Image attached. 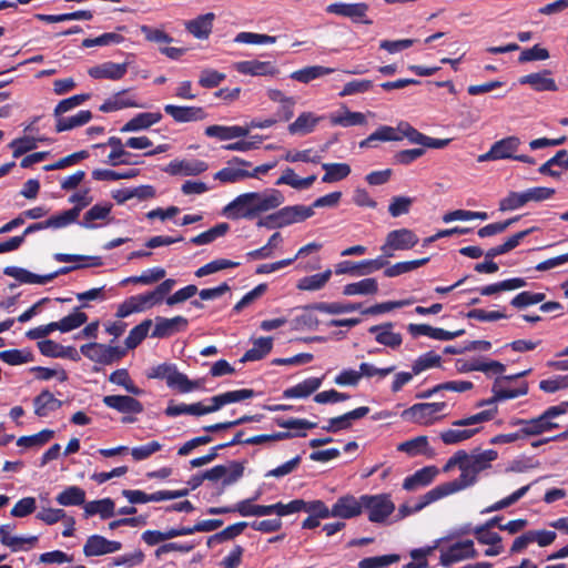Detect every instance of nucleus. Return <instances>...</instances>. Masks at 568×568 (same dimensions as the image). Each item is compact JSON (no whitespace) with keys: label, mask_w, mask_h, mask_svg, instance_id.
Here are the masks:
<instances>
[{"label":"nucleus","mask_w":568,"mask_h":568,"mask_svg":"<svg viewBox=\"0 0 568 568\" xmlns=\"http://www.w3.org/2000/svg\"><path fill=\"white\" fill-rule=\"evenodd\" d=\"M476 556L477 551L474 548V542L471 540H464L452 545L446 551H442L440 564L448 567L453 562L466 558H475Z\"/></svg>","instance_id":"obj_17"},{"label":"nucleus","mask_w":568,"mask_h":568,"mask_svg":"<svg viewBox=\"0 0 568 568\" xmlns=\"http://www.w3.org/2000/svg\"><path fill=\"white\" fill-rule=\"evenodd\" d=\"M234 69L244 75L252 77H274L278 69L271 61L244 60L234 63Z\"/></svg>","instance_id":"obj_16"},{"label":"nucleus","mask_w":568,"mask_h":568,"mask_svg":"<svg viewBox=\"0 0 568 568\" xmlns=\"http://www.w3.org/2000/svg\"><path fill=\"white\" fill-rule=\"evenodd\" d=\"M81 181L82 180H63L62 181L61 187L63 190H65V191L75 190V192L72 195H70V197L68 200L70 203H73L74 206L70 210L63 211L58 214L59 217L61 219V221L63 222L64 226H68L72 223H74L78 220L80 212L84 207L90 205L93 201V196L90 194V189L80 186Z\"/></svg>","instance_id":"obj_2"},{"label":"nucleus","mask_w":568,"mask_h":568,"mask_svg":"<svg viewBox=\"0 0 568 568\" xmlns=\"http://www.w3.org/2000/svg\"><path fill=\"white\" fill-rule=\"evenodd\" d=\"M400 560L396 554L364 558L359 561V568H383Z\"/></svg>","instance_id":"obj_64"},{"label":"nucleus","mask_w":568,"mask_h":568,"mask_svg":"<svg viewBox=\"0 0 568 568\" xmlns=\"http://www.w3.org/2000/svg\"><path fill=\"white\" fill-rule=\"evenodd\" d=\"M129 90H122L112 95V98L105 100L99 110L104 113L119 111L126 108H139L141 106L133 97L128 95Z\"/></svg>","instance_id":"obj_25"},{"label":"nucleus","mask_w":568,"mask_h":568,"mask_svg":"<svg viewBox=\"0 0 568 568\" xmlns=\"http://www.w3.org/2000/svg\"><path fill=\"white\" fill-rule=\"evenodd\" d=\"M164 112L178 123L202 121L207 116L201 106L165 104Z\"/></svg>","instance_id":"obj_15"},{"label":"nucleus","mask_w":568,"mask_h":568,"mask_svg":"<svg viewBox=\"0 0 568 568\" xmlns=\"http://www.w3.org/2000/svg\"><path fill=\"white\" fill-rule=\"evenodd\" d=\"M54 118L55 131L63 132L87 124L92 119V112L89 110H81L72 116H63L62 114Z\"/></svg>","instance_id":"obj_31"},{"label":"nucleus","mask_w":568,"mask_h":568,"mask_svg":"<svg viewBox=\"0 0 568 568\" xmlns=\"http://www.w3.org/2000/svg\"><path fill=\"white\" fill-rule=\"evenodd\" d=\"M333 517L352 518L355 516V498L352 496L341 497L331 509Z\"/></svg>","instance_id":"obj_53"},{"label":"nucleus","mask_w":568,"mask_h":568,"mask_svg":"<svg viewBox=\"0 0 568 568\" xmlns=\"http://www.w3.org/2000/svg\"><path fill=\"white\" fill-rule=\"evenodd\" d=\"M124 37L120 33L115 32H106L97 38H88L82 41L83 48H92V47H103L110 44H119L123 42Z\"/></svg>","instance_id":"obj_63"},{"label":"nucleus","mask_w":568,"mask_h":568,"mask_svg":"<svg viewBox=\"0 0 568 568\" xmlns=\"http://www.w3.org/2000/svg\"><path fill=\"white\" fill-rule=\"evenodd\" d=\"M284 200L278 190L244 193L224 206L222 214L231 220H252L262 212L278 207Z\"/></svg>","instance_id":"obj_1"},{"label":"nucleus","mask_w":568,"mask_h":568,"mask_svg":"<svg viewBox=\"0 0 568 568\" xmlns=\"http://www.w3.org/2000/svg\"><path fill=\"white\" fill-rule=\"evenodd\" d=\"M280 213L282 217V224H284V226L303 222L314 215L312 207L306 205L284 206L280 210Z\"/></svg>","instance_id":"obj_30"},{"label":"nucleus","mask_w":568,"mask_h":568,"mask_svg":"<svg viewBox=\"0 0 568 568\" xmlns=\"http://www.w3.org/2000/svg\"><path fill=\"white\" fill-rule=\"evenodd\" d=\"M225 79V73L215 69L206 68L200 72L199 84L204 89H214L217 88Z\"/></svg>","instance_id":"obj_58"},{"label":"nucleus","mask_w":568,"mask_h":568,"mask_svg":"<svg viewBox=\"0 0 568 568\" xmlns=\"http://www.w3.org/2000/svg\"><path fill=\"white\" fill-rule=\"evenodd\" d=\"M273 164H262L253 166L240 158L230 160L225 168L217 171L213 178H256L258 174H265L272 169Z\"/></svg>","instance_id":"obj_6"},{"label":"nucleus","mask_w":568,"mask_h":568,"mask_svg":"<svg viewBox=\"0 0 568 568\" xmlns=\"http://www.w3.org/2000/svg\"><path fill=\"white\" fill-rule=\"evenodd\" d=\"M440 362H442V357L438 354H436L433 351L427 352V353L420 355L413 363V366H412L413 374L418 375L428 368L438 367L440 365Z\"/></svg>","instance_id":"obj_55"},{"label":"nucleus","mask_w":568,"mask_h":568,"mask_svg":"<svg viewBox=\"0 0 568 568\" xmlns=\"http://www.w3.org/2000/svg\"><path fill=\"white\" fill-rule=\"evenodd\" d=\"M111 210H112L111 203L94 204L90 210H88L84 213L83 219L80 222V225L84 229L98 227V225L94 224V221L106 220L110 216Z\"/></svg>","instance_id":"obj_34"},{"label":"nucleus","mask_w":568,"mask_h":568,"mask_svg":"<svg viewBox=\"0 0 568 568\" xmlns=\"http://www.w3.org/2000/svg\"><path fill=\"white\" fill-rule=\"evenodd\" d=\"M230 230L227 223H219L205 232L192 237L190 242L194 245H206L214 242L217 237L224 236Z\"/></svg>","instance_id":"obj_39"},{"label":"nucleus","mask_w":568,"mask_h":568,"mask_svg":"<svg viewBox=\"0 0 568 568\" xmlns=\"http://www.w3.org/2000/svg\"><path fill=\"white\" fill-rule=\"evenodd\" d=\"M169 387L176 388L180 393H190L194 389L201 387L200 381H191L189 377L175 369V372L170 376V382L168 384Z\"/></svg>","instance_id":"obj_45"},{"label":"nucleus","mask_w":568,"mask_h":568,"mask_svg":"<svg viewBox=\"0 0 568 568\" xmlns=\"http://www.w3.org/2000/svg\"><path fill=\"white\" fill-rule=\"evenodd\" d=\"M260 419H261V416H258V415H243L242 417L234 419V420H226V422H221V423H216V424H212V425H206L203 427V430L206 433H217V432L226 430V429H230V428H233L239 425L246 424V423L260 422Z\"/></svg>","instance_id":"obj_50"},{"label":"nucleus","mask_w":568,"mask_h":568,"mask_svg":"<svg viewBox=\"0 0 568 568\" xmlns=\"http://www.w3.org/2000/svg\"><path fill=\"white\" fill-rule=\"evenodd\" d=\"M520 144L521 142L518 136L511 135L504 138L495 142L487 153L479 155L478 162L513 159L535 165L536 161L534 158L529 155H516V152L519 150Z\"/></svg>","instance_id":"obj_3"},{"label":"nucleus","mask_w":568,"mask_h":568,"mask_svg":"<svg viewBox=\"0 0 568 568\" xmlns=\"http://www.w3.org/2000/svg\"><path fill=\"white\" fill-rule=\"evenodd\" d=\"M57 262H80L82 267H99L103 265L101 256H89L78 254L57 253L54 254Z\"/></svg>","instance_id":"obj_48"},{"label":"nucleus","mask_w":568,"mask_h":568,"mask_svg":"<svg viewBox=\"0 0 568 568\" xmlns=\"http://www.w3.org/2000/svg\"><path fill=\"white\" fill-rule=\"evenodd\" d=\"M428 261H429L428 257H424V258L414 260V261L399 262V263H396V264L387 267L384 271V274L387 277H395L400 274L414 271V270L425 265Z\"/></svg>","instance_id":"obj_51"},{"label":"nucleus","mask_w":568,"mask_h":568,"mask_svg":"<svg viewBox=\"0 0 568 568\" xmlns=\"http://www.w3.org/2000/svg\"><path fill=\"white\" fill-rule=\"evenodd\" d=\"M3 274L17 280L20 284H47L48 278L43 277V275L34 274L27 268L19 266H6L3 268Z\"/></svg>","instance_id":"obj_33"},{"label":"nucleus","mask_w":568,"mask_h":568,"mask_svg":"<svg viewBox=\"0 0 568 568\" xmlns=\"http://www.w3.org/2000/svg\"><path fill=\"white\" fill-rule=\"evenodd\" d=\"M54 436L51 429H43L34 435L21 436L17 440V445L26 448L42 446L47 444Z\"/></svg>","instance_id":"obj_59"},{"label":"nucleus","mask_w":568,"mask_h":568,"mask_svg":"<svg viewBox=\"0 0 568 568\" xmlns=\"http://www.w3.org/2000/svg\"><path fill=\"white\" fill-rule=\"evenodd\" d=\"M323 378L321 377H308L303 382L286 388L283 392L285 398H305L316 392L322 385Z\"/></svg>","instance_id":"obj_27"},{"label":"nucleus","mask_w":568,"mask_h":568,"mask_svg":"<svg viewBox=\"0 0 568 568\" xmlns=\"http://www.w3.org/2000/svg\"><path fill=\"white\" fill-rule=\"evenodd\" d=\"M234 42L245 44H272L276 42V37L242 31L236 34Z\"/></svg>","instance_id":"obj_61"},{"label":"nucleus","mask_w":568,"mask_h":568,"mask_svg":"<svg viewBox=\"0 0 568 568\" xmlns=\"http://www.w3.org/2000/svg\"><path fill=\"white\" fill-rule=\"evenodd\" d=\"M154 296L151 292L138 294L124 300L116 310L115 316L125 318L133 313H140L156 305Z\"/></svg>","instance_id":"obj_12"},{"label":"nucleus","mask_w":568,"mask_h":568,"mask_svg":"<svg viewBox=\"0 0 568 568\" xmlns=\"http://www.w3.org/2000/svg\"><path fill=\"white\" fill-rule=\"evenodd\" d=\"M479 432V428L471 429H447L440 433V439L446 445H454L471 438Z\"/></svg>","instance_id":"obj_57"},{"label":"nucleus","mask_w":568,"mask_h":568,"mask_svg":"<svg viewBox=\"0 0 568 568\" xmlns=\"http://www.w3.org/2000/svg\"><path fill=\"white\" fill-rule=\"evenodd\" d=\"M94 146L102 149L106 146L111 148V152L108 154L106 162L112 166L119 165V161H121L120 158L126 154V145L118 136H110L105 143L97 144Z\"/></svg>","instance_id":"obj_41"},{"label":"nucleus","mask_w":568,"mask_h":568,"mask_svg":"<svg viewBox=\"0 0 568 568\" xmlns=\"http://www.w3.org/2000/svg\"><path fill=\"white\" fill-rule=\"evenodd\" d=\"M162 120L160 112H143L133 116L121 129V132H139L146 130Z\"/></svg>","instance_id":"obj_22"},{"label":"nucleus","mask_w":568,"mask_h":568,"mask_svg":"<svg viewBox=\"0 0 568 568\" xmlns=\"http://www.w3.org/2000/svg\"><path fill=\"white\" fill-rule=\"evenodd\" d=\"M0 359L9 365L16 366L33 361V354L29 351L6 349L0 352Z\"/></svg>","instance_id":"obj_56"},{"label":"nucleus","mask_w":568,"mask_h":568,"mask_svg":"<svg viewBox=\"0 0 568 568\" xmlns=\"http://www.w3.org/2000/svg\"><path fill=\"white\" fill-rule=\"evenodd\" d=\"M402 135H396V130L389 125H381L376 131L359 142V148H377L379 142L400 141Z\"/></svg>","instance_id":"obj_28"},{"label":"nucleus","mask_w":568,"mask_h":568,"mask_svg":"<svg viewBox=\"0 0 568 568\" xmlns=\"http://www.w3.org/2000/svg\"><path fill=\"white\" fill-rule=\"evenodd\" d=\"M418 242L417 236L408 229L395 230L388 233L385 244L382 246L384 256L392 257L394 251H404L414 247Z\"/></svg>","instance_id":"obj_9"},{"label":"nucleus","mask_w":568,"mask_h":568,"mask_svg":"<svg viewBox=\"0 0 568 568\" xmlns=\"http://www.w3.org/2000/svg\"><path fill=\"white\" fill-rule=\"evenodd\" d=\"M83 554L87 557H98L108 554V539L101 535H91L88 537Z\"/></svg>","instance_id":"obj_44"},{"label":"nucleus","mask_w":568,"mask_h":568,"mask_svg":"<svg viewBox=\"0 0 568 568\" xmlns=\"http://www.w3.org/2000/svg\"><path fill=\"white\" fill-rule=\"evenodd\" d=\"M503 378H496L491 388L495 394V399L504 400L524 396L528 393V384L523 383L520 387L516 389H504L501 388Z\"/></svg>","instance_id":"obj_52"},{"label":"nucleus","mask_w":568,"mask_h":568,"mask_svg":"<svg viewBox=\"0 0 568 568\" xmlns=\"http://www.w3.org/2000/svg\"><path fill=\"white\" fill-rule=\"evenodd\" d=\"M88 307V304L83 303L81 306L75 307L74 312L61 318V332L68 333L75 328H79L88 321V315L80 311V308Z\"/></svg>","instance_id":"obj_47"},{"label":"nucleus","mask_w":568,"mask_h":568,"mask_svg":"<svg viewBox=\"0 0 568 568\" xmlns=\"http://www.w3.org/2000/svg\"><path fill=\"white\" fill-rule=\"evenodd\" d=\"M122 495L132 505L145 504V503H151V501H153V503L161 501L160 490L155 491V493H152V494H146L145 491L139 490V489H134V490H132V489H124L122 491Z\"/></svg>","instance_id":"obj_62"},{"label":"nucleus","mask_w":568,"mask_h":568,"mask_svg":"<svg viewBox=\"0 0 568 568\" xmlns=\"http://www.w3.org/2000/svg\"><path fill=\"white\" fill-rule=\"evenodd\" d=\"M273 348L271 336L260 337L254 341L253 347L247 349L241 358L242 363L254 362L264 358Z\"/></svg>","instance_id":"obj_32"},{"label":"nucleus","mask_w":568,"mask_h":568,"mask_svg":"<svg viewBox=\"0 0 568 568\" xmlns=\"http://www.w3.org/2000/svg\"><path fill=\"white\" fill-rule=\"evenodd\" d=\"M436 491V488L430 489L425 495L420 496L418 503H416L414 506H409L407 504L400 505L398 508L399 518H405L406 516L417 513L425 508L427 505L440 499V496H437Z\"/></svg>","instance_id":"obj_40"},{"label":"nucleus","mask_w":568,"mask_h":568,"mask_svg":"<svg viewBox=\"0 0 568 568\" xmlns=\"http://www.w3.org/2000/svg\"><path fill=\"white\" fill-rule=\"evenodd\" d=\"M497 457L498 453L494 449H488L481 453L474 452L468 454L467 463L473 468V471L475 470L479 474L480 471L490 468L491 462L496 460Z\"/></svg>","instance_id":"obj_37"},{"label":"nucleus","mask_w":568,"mask_h":568,"mask_svg":"<svg viewBox=\"0 0 568 568\" xmlns=\"http://www.w3.org/2000/svg\"><path fill=\"white\" fill-rule=\"evenodd\" d=\"M509 425L513 427L519 426L520 435H523L524 438L537 436L558 427V424L546 420L542 415L531 419L511 418Z\"/></svg>","instance_id":"obj_14"},{"label":"nucleus","mask_w":568,"mask_h":568,"mask_svg":"<svg viewBox=\"0 0 568 568\" xmlns=\"http://www.w3.org/2000/svg\"><path fill=\"white\" fill-rule=\"evenodd\" d=\"M497 412H498V408H497L496 405H494L489 409L479 412V413H477L475 415H471L469 417H466V418H462V419L455 420L453 423V426L465 427V426H470V425H476V424H480V423H484V422H488V420H491L495 417Z\"/></svg>","instance_id":"obj_60"},{"label":"nucleus","mask_w":568,"mask_h":568,"mask_svg":"<svg viewBox=\"0 0 568 568\" xmlns=\"http://www.w3.org/2000/svg\"><path fill=\"white\" fill-rule=\"evenodd\" d=\"M460 471L462 474L457 479L436 486V495L443 498L445 496L470 487L477 481L478 474L475 470L473 471V468L469 466L468 463H466L460 468Z\"/></svg>","instance_id":"obj_11"},{"label":"nucleus","mask_w":568,"mask_h":568,"mask_svg":"<svg viewBox=\"0 0 568 568\" xmlns=\"http://www.w3.org/2000/svg\"><path fill=\"white\" fill-rule=\"evenodd\" d=\"M55 500L64 507L80 506L85 501V491L79 486H69L57 495Z\"/></svg>","instance_id":"obj_35"},{"label":"nucleus","mask_w":568,"mask_h":568,"mask_svg":"<svg viewBox=\"0 0 568 568\" xmlns=\"http://www.w3.org/2000/svg\"><path fill=\"white\" fill-rule=\"evenodd\" d=\"M34 18L39 21H43L47 23H57V22L71 21V20H91L93 18V12L90 10H78L74 12L61 13V14L37 13L34 16Z\"/></svg>","instance_id":"obj_36"},{"label":"nucleus","mask_w":568,"mask_h":568,"mask_svg":"<svg viewBox=\"0 0 568 568\" xmlns=\"http://www.w3.org/2000/svg\"><path fill=\"white\" fill-rule=\"evenodd\" d=\"M393 328L394 324L387 322L369 327L368 332L375 335L377 343L395 349L402 345L403 337L399 333H395Z\"/></svg>","instance_id":"obj_20"},{"label":"nucleus","mask_w":568,"mask_h":568,"mask_svg":"<svg viewBox=\"0 0 568 568\" xmlns=\"http://www.w3.org/2000/svg\"><path fill=\"white\" fill-rule=\"evenodd\" d=\"M128 72V63H114L106 61L101 64L91 67L88 70V74L95 80L108 79V80H120Z\"/></svg>","instance_id":"obj_19"},{"label":"nucleus","mask_w":568,"mask_h":568,"mask_svg":"<svg viewBox=\"0 0 568 568\" xmlns=\"http://www.w3.org/2000/svg\"><path fill=\"white\" fill-rule=\"evenodd\" d=\"M152 326V320L146 318L142 321L139 325L134 326L125 338V349H134L138 347L144 338L148 336V333Z\"/></svg>","instance_id":"obj_38"},{"label":"nucleus","mask_w":568,"mask_h":568,"mask_svg":"<svg viewBox=\"0 0 568 568\" xmlns=\"http://www.w3.org/2000/svg\"><path fill=\"white\" fill-rule=\"evenodd\" d=\"M80 352L87 358L102 365H111L120 361L126 354V349L120 346H111L95 342L81 345Z\"/></svg>","instance_id":"obj_5"},{"label":"nucleus","mask_w":568,"mask_h":568,"mask_svg":"<svg viewBox=\"0 0 568 568\" xmlns=\"http://www.w3.org/2000/svg\"><path fill=\"white\" fill-rule=\"evenodd\" d=\"M244 475V465L241 462L232 460L229 466L216 465L202 473V478L210 481L222 480V491L225 487L236 483Z\"/></svg>","instance_id":"obj_8"},{"label":"nucleus","mask_w":568,"mask_h":568,"mask_svg":"<svg viewBox=\"0 0 568 568\" xmlns=\"http://www.w3.org/2000/svg\"><path fill=\"white\" fill-rule=\"evenodd\" d=\"M438 474V469L435 466H426L419 470H417L412 476H408L404 479L403 488L412 491L416 490L419 487H424L429 485L436 475Z\"/></svg>","instance_id":"obj_23"},{"label":"nucleus","mask_w":568,"mask_h":568,"mask_svg":"<svg viewBox=\"0 0 568 568\" xmlns=\"http://www.w3.org/2000/svg\"><path fill=\"white\" fill-rule=\"evenodd\" d=\"M333 70L326 67L322 65H311L306 67L300 70L294 71L291 74V78L295 81L302 82V83H308L312 80H315L317 78H321L323 75H326L331 73Z\"/></svg>","instance_id":"obj_42"},{"label":"nucleus","mask_w":568,"mask_h":568,"mask_svg":"<svg viewBox=\"0 0 568 568\" xmlns=\"http://www.w3.org/2000/svg\"><path fill=\"white\" fill-rule=\"evenodd\" d=\"M525 285L526 281L524 278L515 277L481 287L479 292L484 296H490L503 291L517 290L524 287Z\"/></svg>","instance_id":"obj_43"},{"label":"nucleus","mask_w":568,"mask_h":568,"mask_svg":"<svg viewBox=\"0 0 568 568\" xmlns=\"http://www.w3.org/2000/svg\"><path fill=\"white\" fill-rule=\"evenodd\" d=\"M102 402L108 408L123 414L122 423L124 424L134 423L136 418L130 415H139L144 410L143 404L129 395H106L103 397Z\"/></svg>","instance_id":"obj_7"},{"label":"nucleus","mask_w":568,"mask_h":568,"mask_svg":"<svg viewBox=\"0 0 568 568\" xmlns=\"http://www.w3.org/2000/svg\"><path fill=\"white\" fill-rule=\"evenodd\" d=\"M551 71L548 69L542 70L541 72L530 73L524 75L519 79L520 84H529L537 91H557L558 87L554 79L548 78Z\"/></svg>","instance_id":"obj_24"},{"label":"nucleus","mask_w":568,"mask_h":568,"mask_svg":"<svg viewBox=\"0 0 568 568\" xmlns=\"http://www.w3.org/2000/svg\"><path fill=\"white\" fill-rule=\"evenodd\" d=\"M332 275L331 270L301 278L297 288L302 291H316L322 288Z\"/></svg>","instance_id":"obj_46"},{"label":"nucleus","mask_w":568,"mask_h":568,"mask_svg":"<svg viewBox=\"0 0 568 568\" xmlns=\"http://www.w3.org/2000/svg\"><path fill=\"white\" fill-rule=\"evenodd\" d=\"M154 321L155 325L151 333V337L153 338L171 337L176 333L185 332L189 326L187 318L181 315L174 316L172 318L156 316Z\"/></svg>","instance_id":"obj_10"},{"label":"nucleus","mask_w":568,"mask_h":568,"mask_svg":"<svg viewBox=\"0 0 568 568\" xmlns=\"http://www.w3.org/2000/svg\"><path fill=\"white\" fill-rule=\"evenodd\" d=\"M214 20L215 14L213 12H207L185 21L184 28L195 39L206 40L212 33Z\"/></svg>","instance_id":"obj_18"},{"label":"nucleus","mask_w":568,"mask_h":568,"mask_svg":"<svg viewBox=\"0 0 568 568\" xmlns=\"http://www.w3.org/2000/svg\"><path fill=\"white\" fill-rule=\"evenodd\" d=\"M204 134L209 138H214L220 141H229L237 138H243L248 134V128L240 125H209L204 130Z\"/></svg>","instance_id":"obj_21"},{"label":"nucleus","mask_w":568,"mask_h":568,"mask_svg":"<svg viewBox=\"0 0 568 568\" xmlns=\"http://www.w3.org/2000/svg\"><path fill=\"white\" fill-rule=\"evenodd\" d=\"M62 404L50 390L44 389L33 399L34 414L39 417H45L49 413L61 408Z\"/></svg>","instance_id":"obj_26"},{"label":"nucleus","mask_w":568,"mask_h":568,"mask_svg":"<svg viewBox=\"0 0 568 568\" xmlns=\"http://www.w3.org/2000/svg\"><path fill=\"white\" fill-rule=\"evenodd\" d=\"M362 510L367 513L369 521L384 523L395 510V505L386 495H364L357 500V515H359Z\"/></svg>","instance_id":"obj_4"},{"label":"nucleus","mask_w":568,"mask_h":568,"mask_svg":"<svg viewBox=\"0 0 568 568\" xmlns=\"http://www.w3.org/2000/svg\"><path fill=\"white\" fill-rule=\"evenodd\" d=\"M209 169L205 161L199 159H184L171 161L163 171L170 175L196 176Z\"/></svg>","instance_id":"obj_13"},{"label":"nucleus","mask_w":568,"mask_h":568,"mask_svg":"<svg viewBox=\"0 0 568 568\" xmlns=\"http://www.w3.org/2000/svg\"><path fill=\"white\" fill-rule=\"evenodd\" d=\"M239 265H240L239 262H233V261L226 260V258L214 260V261H211L207 264L201 266L200 268H197L195 271V276L203 277V276L216 273L222 270L237 267Z\"/></svg>","instance_id":"obj_54"},{"label":"nucleus","mask_w":568,"mask_h":568,"mask_svg":"<svg viewBox=\"0 0 568 568\" xmlns=\"http://www.w3.org/2000/svg\"><path fill=\"white\" fill-rule=\"evenodd\" d=\"M424 406V403L415 404L412 407L405 409L402 413V417L406 420H412L414 423H418L422 425H430L433 424L437 418H434L432 413L424 409H416L417 407Z\"/></svg>","instance_id":"obj_49"},{"label":"nucleus","mask_w":568,"mask_h":568,"mask_svg":"<svg viewBox=\"0 0 568 568\" xmlns=\"http://www.w3.org/2000/svg\"><path fill=\"white\" fill-rule=\"evenodd\" d=\"M322 119V116H317L313 112H303L288 125V132L293 135H306L314 131Z\"/></svg>","instance_id":"obj_29"}]
</instances>
